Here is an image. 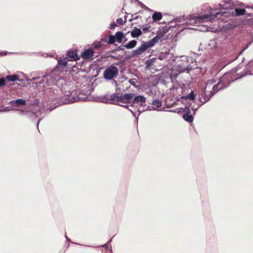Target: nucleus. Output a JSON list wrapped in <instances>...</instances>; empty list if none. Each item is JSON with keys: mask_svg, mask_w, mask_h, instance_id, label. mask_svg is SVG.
I'll return each mask as SVG.
<instances>
[{"mask_svg": "<svg viewBox=\"0 0 253 253\" xmlns=\"http://www.w3.org/2000/svg\"><path fill=\"white\" fill-rule=\"evenodd\" d=\"M147 48L144 45L142 42L141 43V45L137 47L136 49H134L132 51L131 54H126V55L124 56L123 55H115L113 54H110L108 56V57H110L111 58L115 60H122L116 63L115 64L117 65H122L124 64V63L128 60L130 59L132 57L134 56H137L139 55H141L145 51L147 50Z\"/></svg>", "mask_w": 253, "mask_h": 253, "instance_id": "1", "label": "nucleus"}, {"mask_svg": "<svg viewBox=\"0 0 253 253\" xmlns=\"http://www.w3.org/2000/svg\"><path fill=\"white\" fill-rule=\"evenodd\" d=\"M228 12L226 11H220L213 13L211 12L210 14H205L202 15H199L195 17H189V20L191 21H194L195 22H204L206 21H212L219 19L222 16H228Z\"/></svg>", "mask_w": 253, "mask_h": 253, "instance_id": "2", "label": "nucleus"}, {"mask_svg": "<svg viewBox=\"0 0 253 253\" xmlns=\"http://www.w3.org/2000/svg\"><path fill=\"white\" fill-rule=\"evenodd\" d=\"M119 70L114 65L108 66L103 72V78L106 81H111L118 76Z\"/></svg>", "mask_w": 253, "mask_h": 253, "instance_id": "3", "label": "nucleus"}, {"mask_svg": "<svg viewBox=\"0 0 253 253\" xmlns=\"http://www.w3.org/2000/svg\"><path fill=\"white\" fill-rule=\"evenodd\" d=\"M166 33L167 31H163L161 30H158L157 32L156 35L152 39L147 42L142 41V42L147 49H148L154 46L155 44L159 42V40L163 38Z\"/></svg>", "mask_w": 253, "mask_h": 253, "instance_id": "4", "label": "nucleus"}, {"mask_svg": "<svg viewBox=\"0 0 253 253\" xmlns=\"http://www.w3.org/2000/svg\"><path fill=\"white\" fill-rule=\"evenodd\" d=\"M100 99L101 102L105 103H111L115 104L114 103H118L121 101V95H119L118 93H114L111 94L110 98H108V95H104L98 96Z\"/></svg>", "mask_w": 253, "mask_h": 253, "instance_id": "5", "label": "nucleus"}, {"mask_svg": "<svg viewBox=\"0 0 253 253\" xmlns=\"http://www.w3.org/2000/svg\"><path fill=\"white\" fill-rule=\"evenodd\" d=\"M80 99V97L78 96L76 91H72L71 92L69 91V93L62 96L61 101L63 104H69L78 101Z\"/></svg>", "mask_w": 253, "mask_h": 253, "instance_id": "6", "label": "nucleus"}, {"mask_svg": "<svg viewBox=\"0 0 253 253\" xmlns=\"http://www.w3.org/2000/svg\"><path fill=\"white\" fill-rule=\"evenodd\" d=\"M173 69H176L181 73H188L193 69V67L191 65L190 62H187L177 63V65L173 66Z\"/></svg>", "mask_w": 253, "mask_h": 253, "instance_id": "7", "label": "nucleus"}, {"mask_svg": "<svg viewBox=\"0 0 253 253\" xmlns=\"http://www.w3.org/2000/svg\"><path fill=\"white\" fill-rule=\"evenodd\" d=\"M232 78L231 74L226 72L219 80L221 82L220 89H224L229 86Z\"/></svg>", "mask_w": 253, "mask_h": 253, "instance_id": "8", "label": "nucleus"}, {"mask_svg": "<svg viewBox=\"0 0 253 253\" xmlns=\"http://www.w3.org/2000/svg\"><path fill=\"white\" fill-rule=\"evenodd\" d=\"M42 77L45 78V84L48 86L55 84L57 81V76L54 74L42 73Z\"/></svg>", "mask_w": 253, "mask_h": 253, "instance_id": "9", "label": "nucleus"}, {"mask_svg": "<svg viewBox=\"0 0 253 253\" xmlns=\"http://www.w3.org/2000/svg\"><path fill=\"white\" fill-rule=\"evenodd\" d=\"M43 113V111L41 109L37 110L36 112L32 111H22V114L28 116L31 120H35L40 117V115H41Z\"/></svg>", "mask_w": 253, "mask_h": 253, "instance_id": "10", "label": "nucleus"}, {"mask_svg": "<svg viewBox=\"0 0 253 253\" xmlns=\"http://www.w3.org/2000/svg\"><path fill=\"white\" fill-rule=\"evenodd\" d=\"M31 105L34 106V111H36L37 110L41 109L43 111H47V110H49V112H51L55 108H56L57 106H55L53 107H45L44 106V108L42 109V107L40 106V101L39 100H36L34 102H31Z\"/></svg>", "mask_w": 253, "mask_h": 253, "instance_id": "11", "label": "nucleus"}, {"mask_svg": "<svg viewBox=\"0 0 253 253\" xmlns=\"http://www.w3.org/2000/svg\"><path fill=\"white\" fill-rule=\"evenodd\" d=\"M247 75H253V59L249 61L243 70V73L240 78Z\"/></svg>", "mask_w": 253, "mask_h": 253, "instance_id": "12", "label": "nucleus"}, {"mask_svg": "<svg viewBox=\"0 0 253 253\" xmlns=\"http://www.w3.org/2000/svg\"><path fill=\"white\" fill-rule=\"evenodd\" d=\"M94 51L91 48L84 49L80 56L85 60L90 59L94 56Z\"/></svg>", "mask_w": 253, "mask_h": 253, "instance_id": "13", "label": "nucleus"}, {"mask_svg": "<svg viewBox=\"0 0 253 253\" xmlns=\"http://www.w3.org/2000/svg\"><path fill=\"white\" fill-rule=\"evenodd\" d=\"M66 56L70 58L71 61L79 60L81 56L77 53L76 49H70L66 53Z\"/></svg>", "mask_w": 253, "mask_h": 253, "instance_id": "14", "label": "nucleus"}, {"mask_svg": "<svg viewBox=\"0 0 253 253\" xmlns=\"http://www.w3.org/2000/svg\"><path fill=\"white\" fill-rule=\"evenodd\" d=\"M134 95V93H126L124 94H121L120 102L124 103H132L133 97Z\"/></svg>", "mask_w": 253, "mask_h": 253, "instance_id": "15", "label": "nucleus"}, {"mask_svg": "<svg viewBox=\"0 0 253 253\" xmlns=\"http://www.w3.org/2000/svg\"><path fill=\"white\" fill-rule=\"evenodd\" d=\"M8 104H11L12 107H19L21 106H25L26 105V101L23 98H18L10 100Z\"/></svg>", "mask_w": 253, "mask_h": 253, "instance_id": "16", "label": "nucleus"}, {"mask_svg": "<svg viewBox=\"0 0 253 253\" xmlns=\"http://www.w3.org/2000/svg\"><path fill=\"white\" fill-rule=\"evenodd\" d=\"M146 97L142 95H137L133 97L132 103H140L141 105H143V104H145L146 102Z\"/></svg>", "mask_w": 253, "mask_h": 253, "instance_id": "17", "label": "nucleus"}, {"mask_svg": "<svg viewBox=\"0 0 253 253\" xmlns=\"http://www.w3.org/2000/svg\"><path fill=\"white\" fill-rule=\"evenodd\" d=\"M210 100V98L208 97V95L206 93V87L203 88L201 92L199 94L198 101H205L206 103Z\"/></svg>", "mask_w": 253, "mask_h": 253, "instance_id": "18", "label": "nucleus"}, {"mask_svg": "<svg viewBox=\"0 0 253 253\" xmlns=\"http://www.w3.org/2000/svg\"><path fill=\"white\" fill-rule=\"evenodd\" d=\"M219 6L221 9L228 10L232 9L234 5L233 3L229 1H223L222 3L219 4Z\"/></svg>", "mask_w": 253, "mask_h": 253, "instance_id": "19", "label": "nucleus"}, {"mask_svg": "<svg viewBox=\"0 0 253 253\" xmlns=\"http://www.w3.org/2000/svg\"><path fill=\"white\" fill-rule=\"evenodd\" d=\"M142 34V30L136 27H134L133 29L130 32V35L132 38L138 39Z\"/></svg>", "mask_w": 253, "mask_h": 253, "instance_id": "20", "label": "nucleus"}, {"mask_svg": "<svg viewBox=\"0 0 253 253\" xmlns=\"http://www.w3.org/2000/svg\"><path fill=\"white\" fill-rule=\"evenodd\" d=\"M182 73L179 71L176 70V69H173V66L172 68V70L169 73V78L171 81V82H173L174 80H176L177 76L180 74Z\"/></svg>", "mask_w": 253, "mask_h": 253, "instance_id": "21", "label": "nucleus"}, {"mask_svg": "<svg viewBox=\"0 0 253 253\" xmlns=\"http://www.w3.org/2000/svg\"><path fill=\"white\" fill-rule=\"evenodd\" d=\"M189 18L188 19H186L185 18V16H179V17H176L174 19V20L173 21H171L170 22V23H173V21H175L176 22H178V23H181L182 22L183 23L182 24V25H187L188 24V21H190V20H189Z\"/></svg>", "mask_w": 253, "mask_h": 253, "instance_id": "22", "label": "nucleus"}, {"mask_svg": "<svg viewBox=\"0 0 253 253\" xmlns=\"http://www.w3.org/2000/svg\"><path fill=\"white\" fill-rule=\"evenodd\" d=\"M157 59L163 60L164 59L166 60H169L170 58H171L170 54L169 52H161L158 55L157 57H156Z\"/></svg>", "mask_w": 253, "mask_h": 253, "instance_id": "23", "label": "nucleus"}, {"mask_svg": "<svg viewBox=\"0 0 253 253\" xmlns=\"http://www.w3.org/2000/svg\"><path fill=\"white\" fill-rule=\"evenodd\" d=\"M196 94L194 92V91L191 90V92L188 94L187 95H182L181 97V99H184L185 100H191L194 101L195 100Z\"/></svg>", "mask_w": 253, "mask_h": 253, "instance_id": "24", "label": "nucleus"}, {"mask_svg": "<svg viewBox=\"0 0 253 253\" xmlns=\"http://www.w3.org/2000/svg\"><path fill=\"white\" fill-rule=\"evenodd\" d=\"M116 38L117 42L119 43L123 42V38H125V34L122 31H118L114 35Z\"/></svg>", "mask_w": 253, "mask_h": 253, "instance_id": "25", "label": "nucleus"}, {"mask_svg": "<svg viewBox=\"0 0 253 253\" xmlns=\"http://www.w3.org/2000/svg\"><path fill=\"white\" fill-rule=\"evenodd\" d=\"M246 10L245 9L240 8H235L234 11H232V15H234L237 16H242L246 14Z\"/></svg>", "mask_w": 253, "mask_h": 253, "instance_id": "26", "label": "nucleus"}, {"mask_svg": "<svg viewBox=\"0 0 253 253\" xmlns=\"http://www.w3.org/2000/svg\"><path fill=\"white\" fill-rule=\"evenodd\" d=\"M253 40H252V41H250L249 42H248V43L246 46H245L244 47H243V48H242V49H241L239 52H238V53H237L236 54V55H235V58H234L233 60H231V62H232L233 61H234V60H235L237 59L239 57V56L240 55H241V54H242V53H243V52H244L246 50H247V49L249 48V46H250V45L252 44V43H253Z\"/></svg>", "mask_w": 253, "mask_h": 253, "instance_id": "27", "label": "nucleus"}, {"mask_svg": "<svg viewBox=\"0 0 253 253\" xmlns=\"http://www.w3.org/2000/svg\"><path fill=\"white\" fill-rule=\"evenodd\" d=\"M137 42L135 40H132L125 44L126 49H132L137 45Z\"/></svg>", "mask_w": 253, "mask_h": 253, "instance_id": "28", "label": "nucleus"}, {"mask_svg": "<svg viewBox=\"0 0 253 253\" xmlns=\"http://www.w3.org/2000/svg\"><path fill=\"white\" fill-rule=\"evenodd\" d=\"M67 62L66 59H60L58 61L57 64L55 68L63 69L67 66Z\"/></svg>", "mask_w": 253, "mask_h": 253, "instance_id": "29", "label": "nucleus"}, {"mask_svg": "<svg viewBox=\"0 0 253 253\" xmlns=\"http://www.w3.org/2000/svg\"><path fill=\"white\" fill-rule=\"evenodd\" d=\"M163 17V15L161 12L155 11L153 14L152 18L154 21H157L160 20Z\"/></svg>", "mask_w": 253, "mask_h": 253, "instance_id": "30", "label": "nucleus"}, {"mask_svg": "<svg viewBox=\"0 0 253 253\" xmlns=\"http://www.w3.org/2000/svg\"><path fill=\"white\" fill-rule=\"evenodd\" d=\"M6 79H7V81H9V82H15V81L22 82V81H23V80L21 79H20L19 78L18 76L16 75L7 76L6 77Z\"/></svg>", "mask_w": 253, "mask_h": 253, "instance_id": "31", "label": "nucleus"}, {"mask_svg": "<svg viewBox=\"0 0 253 253\" xmlns=\"http://www.w3.org/2000/svg\"><path fill=\"white\" fill-rule=\"evenodd\" d=\"M182 118L184 120L189 123H192L194 120L193 115H182Z\"/></svg>", "mask_w": 253, "mask_h": 253, "instance_id": "32", "label": "nucleus"}, {"mask_svg": "<svg viewBox=\"0 0 253 253\" xmlns=\"http://www.w3.org/2000/svg\"><path fill=\"white\" fill-rule=\"evenodd\" d=\"M115 42H117L115 35H110L108 37L107 44H114Z\"/></svg>", "mask_w": 253, "mask_h": 253, "instance_id": "33", "label": "nucleus"}, {"mask_svg": "<svg viewBox=\"0 0 253 253\" xmlns=\"http://www.w3.org/2000/svg\"><path fill=\"white\" fill-rule=\"evenodd\" d=\"M151 104L154 105L156 108H160L162 106V102L159 99H155L152 101Z\"/></svg>", "mask_w": 253, "mask_h": 253, "instance_id": "34", "label": "nucleus"}, {"mask_svg": "<svg viewBox=\"0 0 253 253\" xmlns=\"http://www.w3.org/2000/svg\"><path fill=\"white\" fill-rule=\"evenodd\" d=\"M42 73L38 72V73H37V74L39 75L38 76L37 75L36 76L33 77L31 79L26 78V80L28 82V84H31L32 82L36 81L37 80H39L41 78V77L40 75H42V74H41Z\"/></svg>", "mask_w": 253, "mask_h": 253, "instance_id": "35", "label": "nucleus"}, {"mask_svg": "<svg viewBox=\"0 0 253 253\" xmlns=\"http://www.w3.org/2000/svg\"><path fill=\"white\" fill-rule=\"evenodd\" d=\"M156 59H157V58L155 57V58H152L151 59H149L145 61V64L146 66V68H148V67H150Z\"/></svg>", "mask_w": 253, "mask_h": 253, "instance_id": "36", "label": "nucleus"}, {"mask_svg": "<svg viewBox=\"0 0 253 253\" xmlns=\"http://www.w3.org/2000/svg\"><path fill=\"white\" fill-rule=\"evenodd\" d=\"M221 82L218 81L217 84H214L212 87V91L215 93L219 90H220Z\"/></svg>", "mask_w": 253, "mask_h": 253, "instance_id": "37", "label": "nucleus"}, {"mask_svg": "<svg viewBox=\"0 0 253 253\" xmlns=\"http://www.w3.org/2000/svg\"><path fill=\"white\" fill-rule=\"evenodd\" d=\"M92 47L95 49H99L101 47L102 44L101 43V41H94L91 44Z\"/></svg>", "mask_w": 253, "mask_h": 253, "instance_id": "38", "label": "nucleus"}, {"mask_svg": "<svg viewBox=\"0 0 253 253\" xmlns=\"http://www.w3.org/2000/svg\"><path fill=\"white\" fill-rule=\"evenodd\" d=\"M116 48H117V51H122L125 54H126L127 53V51L125 50L126 48L125 44H122Z\"/></svg>", "mask_w": 253, "mask_h": 253, "instance_id": "39", "label": "nucleus"}, {"mask_svg": "<svg viewBox=\"0 0 253 253\" xmlns=\"http://www.w3.org/2000/svg\"><path fill=\"white\" fill-rule=\"evenodd\" d=\"M112 241V239L110 240L106 244L103 245L102 246L104 247L106 250H110L112 253V248L111 246V242Z\"/></svg>", "mask_w": 253, "mask_h": 253, "instance_id": "40", "label": "nucleus"}, {"mask_svg": "<svg viewBox=\"0 0 253 253\" xmlns=\"http://www.w3.org/2000/svg\"><path fill=\"white\" fill-rule=\"evenodd\" d=\"M182 110L183 115H190L191 114V111L190 108L188 107H185L184 108H181Z\"/></svg>", "mask_w": 253, "mask_h": 253, "instance_id": "41", "label": "nucleus"}, {"mask_svg": "<svg viewBox=\"0 0 253 253\" xmlns=\"http://www.w3.org/2000/svg\"><path fill=\"white\" fill-rule=\"evenodd\" d=\"M180 24H176L175 25H171L170 26H169V27H168L167 26H164L162 28V30H161L162 31H167V33H168L169 31V30L172 28V27H175L176 26H178L180 25Z\"/></svg>", "mask_w": 253, "mask_h": 253, "instance_id": "42", "label": "nucleus"}, {"mask_svg": "<svg viewBox=\"0 0 253 253\" xmlns=\"http://www.w3.org/2000/svg\"><path fill=\"white\" fill-rule=\"evenodd\" d=\"M146 111H163L162 109H157L154 105L153 106H148L146 108Z\"/></svg>", "mask_w": 253, "mask_h": 253, "instance_id": "43", "label": "nucleus"}, {"mask_svg": "<svg viewBox=\"0 0 253 253\" xmlns=\"http://www.w3.org/2000/svg\"><path fill=\"white\" fill-rule=\"evenodd\" d=\"M136 1H137L138 2V3L139 4V5H140L142 8H143V9H145V10H149V11H151L152 10L149 8L147 6H146L143 3H142V2L138 0H135Z\"/></svg>", "mask_w": 253, "mask_h": 253, "instance_id": "44", "label": "nucleus"}, {"mask_svg": "<svg viewBox=\"0 0 253 253\" xmlns=\"http://www.w3.org/2000/svg\"><path fill=\"white\" fill-rule=\"evenodd\" d=\"M115 103V105H119L120 106H122L123 107H124L127 109H128L129 110V109H131L129 107H133L134 105L133 104H130V105H123V104H120L119 102L118 103Z\"/></svg>", "mask_w": 253, "mask_h": 253, "instance_id": "45", "label": "nucleus"}, {"mask_svg": "<svg viewBox=\"0 0 253 253\" xmlns=\"http://www.w3.org/2000/svg\"><path fill=\"white\" fill-rule=\"evenodd\" d=\"M11 110L16 111V110H18V109H15V108H12L11 107H10V106H6V107H4V108H3L1 111V112H8Z\"/></svg>", "mask_w": 253, "mask_h": 253, "instance_id": "46", "label": "nucleus"}, {"mask_svg": "<svg viewBox=\"0 0 253 253\" xmlns=\"http://www.w3.org/2000/svg\"><path fill=\"white\" fill-rule=\"evenodd\" d=\"M7 79L6 78H0V87H2L6 85Z\"/></svg>", "mask_w": 253, "mask_h": 253, "instance_id": "47", "label": "nucleus"}, {"mask_svg": "<svg viewBox=\"0 0 253 253\" xmlns=\"http://www.w3.org/2000/svg\"><path fill=\"white\" fill-rule=\"evenodd\" d=\"M180 59L181 62H190V61H189V58L186 56H181Z\"/></svg>", "mask_w": 253, "mask_h": 253, "instance_id": "48", "label": "nucleus"}, {"mask_svg": "<svg viewBox=\"0 0 253 253\" xmlns=\"http://www.w3.org/2000/svg\"><path fill=\"white\" fill-rule=\"evenodd\" d=\"M126 22V21H124L122 18H119L116 20L117 24L119 25H123Z\"/></svg>", "mask_w": 253, "mask_h": 253, "instance_id": "49", "label": "nucleus"}, {"mask_svg": "<svg viewBox=\"0 0 253 253\" xmlns=\"http://www.w3.org/2000/svg\"><path fill=\"white\" fill-rule=\"evenodd\" d=\"M137 80L135 79H131L128 80L129 83L134 86H136V82Z\"/></svg>", "mask_w": 253, "mask_h": 253, "instance_id": "50", "label": "nucleus"}, {"mask_svg": "<svg viewBox=\"0 0 253 253\" xmlns=\"http://www.w3.org/2000/svg\"><path fill=\"white\" fill-rule=\"evenodd\" d=\"M39 82V86H41L42 85L43 86L44 85V84H45V78L42 77V79H41Z\"/></svg>", "mask_w": 253, "mask_h": 253, "instance_id": "51", "label": "nucleus"}, {"mask_svg": "<svg viewBox=\"0 0 253 253\" xmlns=\"http://www.w3.org/2000/svg\"><path fill=\"white\" fill-rule=\"evenodd\" d=\"M205 103H206V101H198V102L196 104V105H197L196 107H197L199 109L200 107H201L202 105H203Z\"/></svg>", "mask_w": 253, "mask_h": 253, "instance_id": "52", "label": "nucleus"}, {"mask_svg": "<svg viewBox=\"0 0 253 253\" xmlns=\"http://www.w3.org/2000/svg\"><path fill=\"white\" fill-rule=\"evenodd\" d=\"M129 111L131 113L132 115L136 119V120H137L138 119L139 115L138 114L137 115L136 113L134 111H133L132 109H129Z\"/></svg>", "mask_w": 253, "mask_h": 253, "instance_id": "53", "label": "nucleus"}, {"mask_svg": "<svg viewBox=\"0 0 253 253\" xmlns=\"http://www.w3.org/2000/svg\"><path fill=\"white\" fill-rule=\"evenodd\" d=\"M151 28V26L147 25V26L142 28V31L145 33H147L149 30Z\"/></svg>", "mask_w": 253, "mask_h": 253, "instance_id": "54", "label": "nucleus"}, {"mask_svg": "<svg viewBox=\"0 0 253 253\" xmlns=\"http://www.w3.org/2000/svg\"><path fill=\"white\" fill-rule=\"evenodd\" d=\"M117 48H113L112 49H111V50L109 51L108 52V54H109L110 53H112V54H117ZM109 54L108 55V56L109 55Z\"/></svg>", "mask_w": 253, "mask_h": 253, "instance_id": "55", "label": "nucleus"}, {"mask_svg": "<svg viewBox=\"0 0 253 253\" xmlns=\"http://www.w3.org/2000/svg\"><path fill=\"white\" fill-rule=\"evenodd\" d=\"M107 40H108V37L107 36H105L104 37L101 38L100 39L101 43L102 42H106L107 43Z\"/></svg>", "mask_w": 253, "mask_h": 253, "instance_id": "56", "label": "nucleus"}, {"mask_svg": "<svg viewBox=\"0 0 253 253\" xmlns=\"http://www.w3.org/2000/svg\"><path fill=\"white\" fill-rule=\"evenodd\" d=\"M116 26V24L114 22H113L110 25V29L113 30L115 29Z\"/></svg>", "mask_w": 253, "mask_h": 253, "instance_id": "57", "label": "nucleus"}, {"mask_svg": "<svg viewBox=\"0 0 253 253\" xmlns=\"http://www.w3.org/2000/svg\"><path fill=\"white\" fill-rule=\"evenodd\" d=\"M191 109L193 111V115H195L196 112L198 110V108L197 107H194V105H193L192 106H191Z\"/></svg>", "mask_w": 253, "mask_h": 253, "instance_id": "58", "label": "nucleus"}, {"mask_svg": "<svg viewBox=\"0 0 253 253\" xmlns=\"http://www.w3.org/2000/svg\"><path fill=\"white\" fill-rule=\"evenodd\" d=\"M139 18V16H137V15H134L133 16H131V18L129 19V22H131L133 20H137Z\"/></svg>", "mask_w": 253, "mask_h": 253, "instance_id": "59", "label": "nucleus"}, {"mask_svg": "<svg viewBox=\"0 0 253 253\" xmlns=\"http://www.w3.org/2000/svg\"><path fill=\"white\" fill-rule=\"evenodd\" d=\"M32 86L34 87V88H37L38 86H39V82H33L32 83Z\"/></svg>", "mask_w": 253, "mask_h": 253, "instance_id": "60", "label": "nucleus"}, {"mask_svg": "<svg viewBox=\"0 0 253 253\" xmlns=\"http://www.w3.org/2000/svg\"><path fill=\"white\" fill-rule=\"evenodd\" d=\"M43 117H41V118H39L36 123V126H37V127L38 128V130L39 131V125L40 124V123L41 122V121L42 120Z\"/></svg>", "mask_w": 253, "mask_h": 253, "instance_id": "61", "label": "nucleus"}, {"mask_svg": "<svg viewBox=\"0 0 253 253\" xmlns=\"http://www.w3.org/2000/svg\"><path fill=\"white\" fill-rule=\"evenodd\" d=\"M215 93L212 90L211 91L209 95H208V97L210 98V99L211 98V97L215 94Z\"/></svg>", "mask_w": 253, "mask_h": 253, "instance_id": "62", "label": "nucleus"}, {"mask_svg": "<svg viewBox=\"0 0 253 253\" xmlns=\"http://www.w3.org/2000/svg\"><path fill=\"white\" fill-rule=\"evenodd\" d=\"M193 105H192V103H190V102H188L187 103V104L185 105V107H188L189 108H191V106H192Z\"/></svg>", "mask_w": 253, "mask_h": 253, "instance_id": "63", "label": "nucleus"}, {"mask_svg": "<svg viewBox=\"0 0 253 253\" xmlns=\"http://www.w3.org/2000/svg\"><path fill=\"white\" fill-rule=\"evenodd\" d=\"M146 109H143L142 110H140L139 109H137V112L139 113L138 114L140 115L144 111H146Z\"/></svg>", "mask_w": 253, "mask_h": 253, "instance_id": "64", "label": "nucleus"}]
</instances>
